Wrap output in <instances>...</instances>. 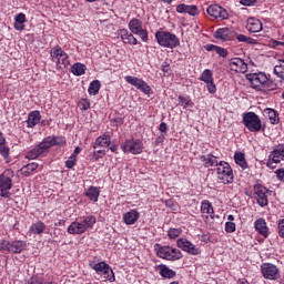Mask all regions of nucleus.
Masks as SVG:
<instances>
[{"mask_svg": "<svg viewBox=\"0 0 284 284\" xmlns=\"http://www.w3.org/2000/svg\"><path fill=\"white\" fill-rule=\"evenodd\" d=\"M53 145H65V139L57 135L47 136L34 149L27 153V159L34 160L48 153Z\"/></svg>", "mask_w": 284, "mask_h": 284, "instance_id": "obj_1", "label": "nucleus"}, {"mask_svg": "<svg viewBox=\"0 0 284 284\" xmlns=\"http://www.w3.org/2000/svg\"><path fill=\"white\" fill-rule=\"evenodd\" d=\"M246 79L254 90H274L276 88V84L270 81L265 72L248 73L246 74Z\"/></svg>", "mask_w": 284, "mask_h": 284, "instance_id": "obj_2", "label": "nucleus"}, {"mask_svg": "<svg viewBox=\"0 0 284 284\" xmlns=\"http://www.w3.org/2000/svg\"><path fill=\"white\" fill-rule=\"evenodd\" d=\"M155 40L158 41L159 45L162 48H169L170 50H174V48H179V45H181V40H179V37L170 31H156Z\"/></svg>", "mask_w": 284, "mask_h": 284, "instance_id": "obj_3", "label": "nucleus"}, {"mask_svg": "<svg viewBox=\"0 0 284 284\" xmlns=\"http://www.w3.org/2000/svg\"><path fill=\"white\" fill-rule=\"evenodd\" d=\"M94 223H97V217H94V215H89L80 222H72L68 227V233L84 234V232H88V229L93 227Z\"/></svg>", "mask_w": 284, "mask_h": 284, "instance_id": "obj_4", "label": "nucleus"}, {"mask_svg": "<svg viewBox=\"0 0 284 284\" xmlns=\"http://www.w3.org/2000/svg\"><path fill=\"white\" fill-rule=\"evenodd\" d=\"M242 123L245 125L248 132H261L263 124L261 118L255 112H246L242 116Z\"/></svg>", "mask_w": 284, "mask_h": 284, "instance_id": "obj_5", "label": "nucleus"}, {"mask_svg": "<svg viewBox=\"0 0 284 284\" xmlns=\"http://www.w3.org/2000/svg\"><path fill=\"white\" fill-rule=\"evenodd\" d=\"M217 178L224 185H230V183H234V171L230 163L225 161H220L216 168Z\"/></svg>", "mask_w": 284, "mask_h": 284, "instance_id": "obj_6", "label": "nucleus"}, {"mask_svg": "<svg viewBox=\"0 0 284 284\" xmlns=\"http://www.w3.org/2000/svg\"><path fill=\"white\" fill-rule=\"evenodd\" d=\"M51 58L54 63H57L58 70H65L70 65V60L68 53L61 49V47H55L51 49Z\"/></svg>", "mask_w": 284, "mask_h": 284, "instance_id": "obj_7", "label": "nucleus"}, {"mask_svg": "<svg viewBox=\"0 0 284 284\" xmlns=\"http://www.w3.org/2000/svg\"><path fill=\"white\" fill-rule=\"evenodd\" d=\"M261 272L267 281H278V278H281V271L278 270V266L272 263L262 264Z\"/></svg>", "mask_w": 284, "mask_h": 284, "instance_id": "obj_8", "label": "nucleus"}, {"mask_svg": "<svg viewBox=\"0 0 284 284\" xmlns=\"http://www.w3.org/2000/svg\"><path fill=\"white\" fill-rule=\"evenodd\" d=\"M158 256H160V258H165L166 261H179L183 258V254L171 246H161L158 251Z\"/></svg>", "mask_w": 284, "mask_h": 284, "instance_id": "obj_9", "label": "nucleus"}, {"mask_svg": "<svg viewBox=\"0 0 284 284\" xmlns=\"http://www.w3.org/2000/svg\"><path fill=\"white\" fill-rule=\"evenodd\" d=\"M124 80L130 85H133V88H136V90H140V92H143V94H150V92H152V87H150L148 82L143 81V79H139L132 75H126L124 77Z\"/></svg>", "mask_w": 284, "mask_h": 284, "instance_id": "obj_10", "label": "nucleus"}, {"mask_svg": "<svg viewBox=\"0 0 284 284\" xmlns=\"http://www.w3.org/2000/svg\"><path fill=\"white\" fill-rule=\"evenodd\" d=\"M206 13L209 17H213V19H220L221 21H225V19H230V13L227 10L219 4H211L206 8Z\"/></svg>", "mask_w": 284, "mask_h": 284, "instance_id": "obj_11", "label": "nucleus"}, {"mask_svg": "<svg viewBox=\"0 0 284 284\" xmlns=\"http://www.w3.org/2000/svg\"><path fill=\"white\" fill-rule=\"evenodd\" d=\"M123 152H130V154H141L143 152V144L140 140H126L121 144Z\"/></svg>", "mask_w": 284, "mask_h": 284, "instance_id": "obj_12", "label": "nucleus"}, {"mask_svg": "<svg viewBox=\"0 0 284 284\" xmlns=\"http://www.w3.org/2000/svg\"><path fill=\"white\" fill-rule=\"evenodd\" d=\"M93 270H95L97 274L103 275L110 283H114V272L105 262L94 264Z\"/></svg>", "mask_w": 284, "mask_h": 284, "instance_id": "obj_13", "label": "nucleus"}, {"mask_svg": "<svg viewBox=\"0 0 284 284\" xmlns=\"http://www.w3.org/2000/svg\"><path fill=\"white\" fill-rule=\"evenodd\" d=\"M267 192H270V190L262 184L254 185V193L257 196V203L261 207H265L267 205Z\"/></svg>", "mask_w": 284, "mask_h": 284, "instance_id": "obj_14", "label": "nucleus"}, {"mask_svg": "<svg viewBox=\"0 0 284 284\" xmlns=\"http://www.w3.org/2000/svg\"><path fill=\"white\" fill-rule=\"evenodd\" d=\"M178 247L183 250V252H187V254H192L193 256L201 254V251H199L196 245L185 239L178 240Z\"/></svg>", "mask_w": 284, "mask_h": 284, "instance_id": "obj_15", "label": "nucleus"}, {"mask_svg": "<svg viewBox=\"0 0 284 284\" xmlns=\"http://www.w3.org/2000/svg\"><path fill=\"white\" fill-rule=\"evenodd\" d=\"M176 12H179V14H190V17H199V14L201 13V11H199V7L196 4H185V3H181L176 7Z\"/></svg>", "mask_w": 284, "mask_h": 284, "instance_id": "obj_16", "label": "nucleus"}, {"mask_svg": "<svg viewBox=\"0 0 284 284\" xmlns=\"http://www.w3.org/2000/svg\"><path fill=\"white\" fill-rule=\"evenodd\" d=\"M120 39L122 40L125 45H139V40L134 37V33L128 31V29H120L119 30Z\"/></svg>", "mask_w": 284, "mask_h": 284, "instance_id": "obj_17", "label": "nucleus"}, {"mask_svg": "<svg viewBox=\"0 0 284 284\" xmlns=\"http://www.w3.org/2000/svg\"><path fill=\"white\" fill-rule=\"evenodd\" d=\"M12 170H7L0 174V190H12Z\"/></svg>", "mask_w": 284, "mask_h": 284, "instance_id": "obj_18", "label": "nucleus"}, {"mask_svg": "<svg viewBox=\"0 0 284 284\" xmlns=\"http://www.w3.org/2000/svg\"><path fill=\"white\" fill-rule=\"evenodd\" d=\"M230 69L232 72H247V63L241 58H233L230 61Z\"/></svg>", "mask_w": 284, "mask_h": 284, "instance_id": "obj_19", "label": "nucleus"}, {"mask_svg": "<svg viewBox=\"0 0 284 284\" xmlns=\"http://www.w3.org/2000/svg\"><path fill=\"white\" fill-rule=\"evenodd\" d=\"M215 39H220V41H232L234 39V31L230 28H220L214 33Z\"/></svg>", "mask_w": 284, "mask_h": 284, "instance_id": "obj_20", "label": "nucleus"}, {"mask_svg": "<svg viewBox=\"0 0 284 284\" xmlns=\"http://www.w3.org/2000/svg\"><path fill=\"white\" fill-rule=\"evenodd\" d=\"M28 247V243L22 240H14L9 242V253L10 254H21L23 250Z\"/></svg>", "mask_w": 284, "mask_h": 284, "instance_id": "obj_21", "label": "nucleus"}, {"mask_svg": "<svg viewBox=\"0 0 284 284\" xmlns=\"http://www.w3.org/2000/svg\"><path fill=\"white\" fill-rule=\"evenodd\" d=\"M268 159L273 161V163H278L284 159V144H278L275 149L270 153Z\"/></svg>", "mask_w": 284, "mask_h": 284, "instance_id": "obj_22", "label": "nucleus"}, {"mask_svg": "<svg viewBox=\"0 0 284 284\" xmlns=\"http://www.w3.org/2000/svg\"><path fill=\"white\" fill-rule=\"evenodd\" d=\"M141 214L136 210H130L123 214L125 225H134L140 219Z\"/></svg>", "mask_w": 284, "mask_h": 284, "instance_id": "obj_23", "label": "nucleus"}, {"mask_svg": "<svg viewBox=\"0 0 284 284\" xmlns=\"http://www.w3.org/2000/svg\"><path fill=\"white\" fill-rule=\"evenodd\" d=\"M256 232L264 236V239H267L270 236V233L267 232V222H265V219L260 217L254 223Z\"/></svg>", "mask_w": 284, "mask_h": 284, "instance_id": "obj_24", "label": "nucleus"}, {"mask_svg": "<svg viewBox=\"0 0 284 284\" xmlns=\"http://www.w3.org/2000/svg\"><path fill=\"white\" fill-rule=\"evenodd\" d=\"M246 28L248 32H253V33L261 32V30H263V22H261V20L256 18H250L247 20Z\"/></svg>", "mask_w": 284, "mask_h": 284, "instance_id": "obj_25", "label": "nucleus"}, {"mask_svg": "<svg viewBox=\"0 0 284 284\" xmlns=\"http://www.w3.org/2000/svg\"><path fill=\"white\" fill-rule=\"evenodd\" d=\"M26 13H18L14 17V23L13 28L14 30H18L19 32H23L26 30Z\"/></svg>", "mask_w": 284, "mask_h": 284, "instance_id": "obj_26", "label": "nucleus"}, {"mask_svg": "<svg viewBox=\"0 0 284 284\" xmlns=\"http://www.w3.org/2000/svg\"><path fill=\"white\" fill-rule=\"evenodd\" d=\"M201 161L204 163L205 168H214V165H219V160L216 156L213 154H206V155H201Z\"/></svg>", "mask_w": 284, "mask_h": 284, "instance_id": "obj_27", "label": "nucleus"}, {"mask_svg": "<svg viewBox=\"0 0 284 284\" xmlns=\"http://www.w3.org/2000/svg\"><path fill=\"white\" fill-rule=\"evenodd\" d=\"M158 268L163 278H174V276H176V272L168 267L165 264H160Z\"/></svg>", "mask_w": 284, "mask_h": 284, "instance_id": "obj_28", "label": "nucleus"}, {"mask_svg": "<svg viewBox=\"0 0 284 284\" xmlns=\"http://www.w3.org/2000/svg\"><path fill=\"white\" fill-rule=\"evenodd\" d=\"M39 121H41V112L32 111L31 113H29V116L27 120L28 128H34V125H37Z\"/></svg>", "mask_w": 284, "mask_h": 284, "instance_id": "obj_29", "label": "nucleus"}, {"mask_svg": "<svg viewBox=\"0 0 284 284\" xmlns=\"http://www.w3.org/2000/svg\"><path fill=\"white\" fill-rule=\"evenodd\" d=\"M143 28V21L136 18H132L129 21V30L132 32V34H135V32H139V30H142Z\"/></svg>", "mask_w": 284, "mask_h": 284, "instance_id": "obj_30", "label": "nucleus"}, {"mask_svg": "<svg viewBox=\"0 0 284 284\" xmlns=\"http://www.w3.org/2000/svg\"><path fill=\"white\" fill-rule=\"evenodd\" d=\"M201 212L202 214H209L211 219H214V207H212V203L210 201L207 200L202 201Z\"/></svg>", "mask_w": 284, "mask_h": 284, "instance_id": "obj_31", "label": "nucleus"}, {"mask_svg": "<svg viewBox=\"0 0 284 284\" xmlns=\"http://www.w3.org/2000/svg\"><path fill=\"white\" fill-rule=\"evenodd\" d=\"M234 161L236 165H240V168H242V170H247V161L245 160V153L235 152Z\"/></svg>", "mask_w": 284, "mask_h": 284, "instance_id": "obj_32", "label": "nucleus"}, {"mask_svg": "<svg viewBox=\"0 0 284 284\" xmlns=\"http://www.w3.org/2000/svg\"><path fill=\"white\" fill-rule=\"evenodd\" d=\"M29 232L31 234H43V232H45V224L38 221L30 226Z\"/></svg>", "mask_w": 284, "mask_h": 284, "instance_id": "obj_33", "label": "nucleus"}, {"mask_svg": "<svg viewBox=\"0 0 284 284\" xmlns=\"http://www.w3.org/2000/svg\"><path fill=\"white\" fill-rule=\"evenodd\" d=\"M39 168V164L36 162L29 163L21 168L20 172L23 176H30L34 170Z\"/></svg>", "mask_w": 284, "mask_h": 284, "instance_id": "obj_34", "label": "nucleus"}, {"mask_svg": "<svg viewBox=\"0 0 284 284\" xmlns=\"http://www.w3.org/2000/svg\"><path fill=\"white\" fill-rule=\"evenodd\" d=\"M101 90V81L99 80H93L88 89L89 94L92 97H97L99 94V91Z\"/></svg>", "mask_w": 284, "mask_h": 284, "instance_id": "obj_35", "label": "nucleus"}, {"mask_svg": "<svg viewBox=\"0 0 284 284\" xmlns=\"http://www.w3.org/2000/svg\"><path fill=\"white\" fill-rule=\"evenodd\" d=\"M0 154L8 161V158L10 156V148L6 145V138L0 136Z\"/></svg>", "mask_w": 284, "mask_h": 284, "instance_id": "obj_36", "label": "nucleus"}, {"mask_svg": "<svg viewBox=\"0 0 284 284\" xmlns=\"http://www.w3.org/2000/svg\"><path fill=\"white\" fill-rule=\"evenodd\" d=\"M99 194H100L99 189L94 187V186H90L88 189V191L85 192V196H88V199H90V201H94V203H97V201H99Z\"/></svg>", "mask_w": 284, "mask_h": 284, "instance_id": "obj_37", "label": "nucleus"}, {"mask_svg": "<svg viewBox=\"0 0 284 284\" xmlns=\"http://www.w3.org/2000/svg\"><path fill=\"white\" fill-rule=\"evenodd\" d=\"M264 112H265L266 116H268L270 122L272 123V125H276V123H278V112H276V110L265 109Z\"/></svg>", "mask_w": 284, "mask_h": 284, "instance_id": "obj_38", "label": "nucleus"}, {"mask_svg": "<svg viewBox=\"0 0 284 284\" xmlns=\"http://www.w3.org/2000/svg\"><path fill=\"white\" fill-rule=\"evenodd\" d=\"M27 284H54V282H48L43 276L33 275L27 281Z\"/></svg>", "mask_w": 284, "mask_h": 284, "instance_id": "obj_39", "label": "nucleus"}, {"mask_svg": "<svg viewBox=\"0 0 284 284\" xmlns=\"http://www.w3.org/2000/svg\"><path fill=\"white\" fill-rule=\"evenodd\" d=\"M95 145L100 148H108L110 146V135L103 134L95 140Z\"/></svg>", "mask_w": 284, "mask_h": 284, "instance_id": "obj_40", "label": "nucleus"}, {"mask_svg": "<svg viewBox=\"0 0 284 284\" xmlns=\"http://www.w3.org/2000/svg\"><path fill=\"white\" fill-rule=\"evenodd\" d=\"M236 39L240 43H248L250 45H256V39L250 38L245 34H237Z\"/></svg>", "mask_w": 284, "mask_h": 284, "instance_id": "obj_41", "label": "nucleus"}, {"mask_svg": "<svg viewBox=\"0 0 284 284\" xmlns=\"http://www.w3.org/2000/svg\"><path fill=\"white\" fill-rule=\"evenodd\" d=\"M134 34H138L139 38H141V41H143V43H148V41H150L149 39V32L145 29H140L138 32H135Z\"/></svg>", "mask_w": 284, "mask_h": 284, "instance_id": "obj_42", "label": "nucleus"}, {"mask_svg": "<svg viewBox=\"0 0 284 284\" xmlns=\"http://www.w3.org/2000/svg\"><path fill=\"white\" fill-rule=\"evenodd\" d=\"M88 70V67L81 62H77L71 67V72H85Z\"/></svg>", "mask_w": 284, "mask_h": 284, "instance_id": "obj_43", "label": "nucleus"}, {"mask_svg": "<svg viewBox=\"0 0 284 284\" xmlns=\"http://www.w3.org/2000/svg\"><path fill=\"white\" fill-rule=\"evenodd\" d=\"M0 252H2V254H6V252H10V241L0 240Z\"/></svg>", "mask_w": 284, "mask_h": 284, "instance_id": "obj_44", "label": "nucleus"}, {"mask_svg": "<svg viewBox=\"0 0 284 284\" xmlns=\"http://www.w3.org/2000/svg\"><path fill=\"white\" fill-rule=\"evenodd\" d=\"M200 81H204V83H212L214 78H212V72H203L200 77Z\"/></svg>", "mask_w": 284, "mask_h": 284, "instance_id": "obj_45", "label": "nucleus"}, {"mask_svg": "<svg viewBox=\"0 0 284 284\" xmlns=\"http://www.w3.org/2000/svg\"><path fill=\"white\" fill-rule=\"evenodd\" d=\"M168 236L169 239H178V236H181V229H170Z\"/></svg>", "mask_w": 284, "mask_h": 284, "instance_id": "obj_46", "label": "nucleus"}, {"mask_svg": "<svg viewBox=\"0 0 284 284\" xmlns=\"http://www.w3.org/2000/svg\"><path fill=\"white\" fill-rule=\"evenodd\" d=\"M225 232H227V234H232L233 232H236V224L234 222H226Z\"/></svg>", "mask_w": 284, "mask_h": 284, "instance_id": "obj_47", "label": "nucleus"}, {"mask_svg": "<svg viewBox=\"0 0 284 284\" xmlns=\"http://www.w3.org/2000/svg\"><path fill=\"white\" fill-rule=\"evenodd\" d=\"M75 163H77V158L74 155H71L65 162V168H68L69 170H72Z\"/></svg>", "mask_w": 284, "mask_h": 284, "instance_id": "obj_48", "label": "nucleus"}, {"mask_svg": "<svg viewBox=\"0 0 284 284\" xmlns=\"http://www.w3.org/2000/svg\"><path fill=\"white\" fill-rule=\"evenodd\" d=\"M215 52L216 54H219V57H222L223 59L227 57V51L225 48L216 47Z\"/></svg>", "mask_w": 284, "mask_h": 284, "instance_id": "obj_49", "label": "nucleus"}, {"mask_svg": "<svg viewBox=\"0 0 284 284\" xmlns=\"http://www.w3.org/2000/svg\"><path fill=\"white\" fill-rule=\"evenodd\" d=\"M93 156L95 159V161H99L100 159H102L103 156H105V150H98L93 152Z\"/></svg>", "mask_w": 284, "mask_h": 284, "instance_id": "obj_50", "label": "nucleus"}, {"mask_svg": "<svg viewBox=\"0 0 284 284\" xmlns=\"http://www.w3.org/2000/svg\"><path fill=\"white\" fill-rule=\"evenodd\" d=\"M206 88H207L210 94H215L216 93V84H214V80L212 82H209L206 84Z\"/></svg>", "mask_w": 284, "mask_h": 284, "instance_id": "obj_51", "label": "nucleus"}, {"mask_svg": "<svg viewBox=\"0 0 284 284\" xmlns=\"http://www.w3.org/2000/svg\"><path fill=\"white\" fill-rule=\"evenodd\" d=\"M241 6L252 7L258 3V0H240Z\"/></svg>", "mask_w": 284, "mask_h": 284, "instance_id": "obj_52", "label": "nucleus"}, {"mask_svg": "<svg viewBox=\"0 0 284 284\" xmlns=\"http://www.w3.org/2000/svg\"><path fill=\"white\" fill-rule=\"evenodd\" d=\"M278 234L281 239H284V219L278 222Z\"/></svg>", "mask_w": 284, "mask_h": 284, "instance_id": "obj_53", "label": "nucleus"}, {"mask_svg": "<svg viewBox=\"0 0 284 284\" xmlns=\"http://www.w3.org/2000/svg\"><path fill=\"white\" fill-rule=\"evenodd\" d=\"M0 196H2L3 199H10V196H12V193H10V190H3L0 189Z\"/></svg>", "mask_w": 284, "mask_h": 284, "instance_id": "obj_54", "label": "nucleus"}, {"mask_svg": "<svg viewBox=\"0 0 284 284\" xmlns=\"http://www.w3.org/2000/svg\"><path fill=\"white\" fill-rule=\"evenodd\" d=\"M275 174H276L278 181H284V170L283 169L276 170Z\"/></svg>", "mask_w": 284, "mask_h": 284, "instance_id": "obj_55", "label": "nucleus"}, {"mask_svg": "<svg viewBox=\"0 0 284 284\" xmlns=\"http://www.w3.org/2000/svg\"><path fill=\"white\" fill-rule=\"evenodd\" d=\"M179 101H180V103H182V105H190V99H187L183 95L179 97Z\"/></svg>", "mask_w": 284, "mask_h": 284, "instance_id": "obj_56", "label": "nucleus"}, {"mask_svg": "<svg viewBox=\"0 0 284 284\" xmlns=\"http://www.w3.org/2000/svg\"><path fill=\"white\" fill-rule=\"evenodd\" d=\"M219 45H215V44H207L206 47H205V50L207 51V52H216V48H217Z\"/></svg>", "mask_w": 284, "mask_h": 284, "instance_id": "obj_57", "label": "nucleus"}, {"mask_svg": "<svg viewBox=\"0 0 284 284\" xmlns=\"http://www.w3.org/2000/svg\"><path fill=\"white\" fill-rule=\"evenodd\" d=\"M160 132H168V124L165 122H161L159 126Z\"/></svg>", "mask_w": 284, "mask_h": 284, "instance_id": "obj_58", "label": "nucleus"}, {"mask_svg": "<svg viewBox=\"0 0 284 284\" xmlns=\"http://www.w3.org/2000/svg\"><path fill=\"white\" fill-rule=\"evenodd\" d=\"M274 163H276V162H274V160H271V159L268 158V161L266 162V165H267V168H270L271 170H275V169H276V165H274Z\"/></svg>", "mask_w": 284, "mask_h": 284, "instance_id": "obj_59", "label": "nucleus"}, {"mask_svg": "<svg viewBox=\"0 0 284 284\" xmlns=\"http://www.w3.org/2000/svg\"><path fill=\"white\" fill-rule=\"evenodd\" d=\"M162 72H170V63L168 62L162 63Z\"/></svg>", "mask_w": 284, "mask_h": 284, "instance_id": "obj_60", "label": "nucleus"}, {"mask_svg": "<svg viewBox=\"0 0 284 284\" xmlns=\"http://www.w3.org/2000/svg\"><path fill=\"white\" fill-rule=\"evenodd\" d=\"M281 69L284 71V60L281 62L280 65H275L274 72H278V70H281Z\"/></svg>", "mask_w": 284, "mask_h": 284, "instance_id": "obj_61", "label": "nucleus"}, {"mask_svg": "<svg viewBox=\"0 0 284 284\" xmlns=\"http://www.w3.org/2000/svg\"><path fill=\"white\" fill-rule=\"evenodd\" d=\"M78 154H81V146H77L72 153V155H74L75 159Z\"/></svg>", "mask_w": 284, "mask_h": 284, "instance_id": "obj_62", "label": "nucleus"}, {"mask_svg": "<svg viewBox=\"0 0 284 284\" xmlns=\"http://www.w3.org/2000/svg\"><path fill=\"white\" fill-rule=\"evenodd\" d=\"M273 45H274V48H276V45H284V42L274 40Z\"/></svg>", "mask_w": 284, "mask_h": 284, "instance_id": "obj_63", "label": "nucleus"}, {"mask_svg": "<svg viewBox=\"0 0 284 284\" xmlns=\"http://www.w3.org/2000/svg\"><path fill=\"white\" fill-rule=\"evenodd\" d=\"M164 139L165 138L163 135H161V136L156 138L155 143H163Z\"/></svg>", "mask_w": 284, "mask_h": 284, "instance_id": "obj_64", "label": "nucleus"}]
</instances>
